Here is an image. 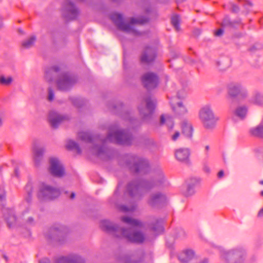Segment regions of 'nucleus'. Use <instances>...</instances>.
<instances>
[{
  "label": "nucleus",
  "instance_id": "obj_13",
  "mask_svg": "<svg viewBox=\"0 0 263 263\" xmlns=\"http://www.w3.org/2000/svg\"><path fill=\"white\" fill-rule=\"evenodd\" d=\"M73 83V82L67 75H64L58 81V87L61 90H67L71 87Z\"/></svg>",
  "mask_w": 263,
  "mask_h": 263
},
{
  "label": "nucleus",
  "instance_id": "obj_46",
  "mask_svg": "<svg viewBox=\"0 0 263 263\" xmlns=\"http://www.w3.org/2000/svg\"><path fill=\"white\" fill-rule=\"evenodd\" d=\"M41 263H49L48 259H45L41 261Z\"/></svg>",
  "mask_w": 263,
  "mask_h": 263
},
{
  "label": "nucleus",
  "instance_id": "obj_5",
  "mask_svg": "<svg viewBox=\"0 0 263 263\" xmlns=\"http://www.w3.org/2000/svg\"><path fill=\"white\" fill-rule=\"evenodd\" d=\"M160 123L161 124H166L168 127L171 139L174 141H177L180 136V133L178 130H172L173 123L170 116L167 114L162 115L160 117Z\"/></svg>",
  "mask_w": 263,
  "mask_h": 263
},
{
  "label": "nucleus",
  "instance_id": "obj_30",
  "mask_svg": "<svg viewBox=\"0 0 263 263\" xmlns=\"http://www.w3.org/2000/svg\"><path fill=\"white\" fill-rule=\"evenodd\" d=\"M172 24L176 30H180V18L178 16L175 15L172 17Z\"/></svg>",
  "mask_w": 263,
  "mask_h": 263
},
{
  "label": "nucleus",
  "instance_id": "obj_34",
  "mask_svg": "<svg viewBox=\"0 0 263 263\" xmlns=\"http://www.w3.org/2000/svg\"><path fill=\"white\" fill-rule=\"evenodd\" d=\"M218 64L221 70H225L230 66V62L226 63L224 61L218 62Z\"/></svg>",
  "mask_w": 263,
  "mask_h": 263
},
{
  "label": "nucleus",
  "instance_id": "obj_3",
  "mask_svg": "<svg viewBox=\"0 0 263 263\" xmlns=\"http://www.w3.org/2000/svg\"><path fill=\"white\" fill-rule=\"evenodd\" d=\"M111 19L121 30L134 35L138 34V32L134 28L135 25L144 24L148 22V19L147 18L138 20L133 18L129 24L124 23L121 15L119 13L113 14L111 15Z\"/></svg>",
  "mask_w": 263,
  "mask_h": 263
},
{
  "label": "nucleus",
  "instance_id": "obj_56",
  "mask_svg": "<svg viewBox=\"0 0 263 263\" xmlns=\"http://www.w3.org/2000/svg\"><path fill=\"white\" fill-rule=\"evenodd\" d=\"M159 183H160V182H157V184H159Z\"/></svg>",
  "mask_w": 263,
  "mask_h": 263
},
{
  "label": "nucleus",
  "instance_id": "obj_20",
  "mask_svg": "<svg viewBox=\"0 0 263 263\" xmlns=\"http://www.w3.org/2000/svg\"><path fill=\"white\" fill-rule=\"evenodd\" d=\"M154 105L153 103L150 101H147L146 102V106L144 107V108H140V112L143 115V118H145L152 114L154 109Z\"/></svg>",
  "mask_w": 263,
  "mask_h": 263
},
{
  "label": "nucleus",
  "instance_id": "obj_12",
  "mask_svg": "<svg viewBox=\"0 0 263 263\" xmlns=\"http://www.w3.org/2000/svg\"><path fill=\"white\" fill-rule=\"evenodd\" d=\"M176 159L182 163H188L190 156V149L187 148H180L175 151Z\"/></svg>",
  "mask_w": 263,
  "mask_h": 263
},
{
  "label": "nucleus",
  "instance_id": "obj_48",
  "mask_svg": "<svg viewBox=\"0 0 263 263\" xmlns=\"http://www.w3.org/2000/svg\"><path fill=\"white\" fill-rule=\"evenodd\" d=\"M5 196V193H3V194H0V199H2L3 198H4Z\"/></svg>",
  "mask_w": 263,
  "mask_h": 263
},
{
  "label": "nucleus",
  "instance_id": "obj_8",
  "mask_svg": "<svg viewBox=\"0 0 263 263\" xmlns=\"http://www.w3.org/2000/svg\"><path fill=\"white\" fill-rule=\"evenodd\" d=\"M142 81L144 87L150 89L156 87L158 84V78L155 74L149 72L143 76Z\"/></svg>",
  "mask_w": 263,
  "mask_h": 263
},
{
  "label": "nucleus",
  "instance_id": "obj_16",
  "mask_svg": "<svg viewBox=\"0 0 263 263\" xmlns=\"http://www.w3.org/2000/svg\"><path fill=\"white\" fill-rule=\"evenodd\" d=\"M156 55L154 49L146 47L141 57V61L144 63H150L155 58Z\"/></svg>",
  "mask_w": 263,
  "mask_h": 263
},
{
  "label": "nucleus",
  "instance_id": "obj_49",
  "mask_svg": "<svg viewBox=\"0 0 263 263\" xmlns=\"http://www.w3.org/2000/svg\"><path fill=\"white\" fill-rule=\"evenodd\" d=\"M3 124V118L2 116L0 115V126H2Z\"/></svg>",
  "mask_w": 263,
  "mask_h": 263
},
{
  "label": "nucleus",
  "instance_id": "obj_29",
  "mask_svg": "<svg viewBox=\"0 0 263 263\" xmlns=\"http://www.w3.org/2000/svg\"><path fill=\"white\" fill-rule=\"evenodd\" d=\"M251 133L256 136L263 137V125H260L251 129Z\"/></svg>",
  "mask_w": 263,
  "mask_h": 263
},
{
  "label": "nucleus",
  "instance_id": "obj_9",
  "mask_svg": "<svg viewBox=\"0 0 263 263\" xmlns=\"http://www.w3.org/2000/svg\"><path fill=\"white\" fill-rule=\"evenodd\" d=\"M108 139L119 144L128 145L129 144L127 136L121 132H116L109 134Z\"/></svg>",
  "mask_w": 263,
  "mask_h": 263
},
{
  "label": "nucleus",
  "instance_id": "obj_7",
  "mask_svg": "<svg viewBox=\"0 0 263 263\" xmlns=\"http://www.w3.org/2000/svg\"><path fill=\"white\" fill-rule=\"evenodd\" d=\"M50 162L49 171L50 173L56 177L63 176L64 174V170L59 161L57 158H52L50 159Z\"/></svg>",
  "mask_w": 263,
  "mask_h": 263
},
{
  "label": "nucleus",
  "instance_id": "obj_1",
  "mask_svg": "<svg viewBox=\"0 0 263 263\" xmlns=\"http://www.w3.org/2000/svg\"><path fill=\"white\" fill-rule=\"evenodd\" d=\"M121 220L129 228L117 230L111 222L106 220H102L100 226L104 231L112 234L117 237L123 238L127 241L136 243H141L144 241V234L141 230L138 229L144 227L142 221L129 217H123Z\"/></svg>",
  "mask_w": 263,
  "mask_h": 263
},
{
  "label": "nucleus",
  "instance_id": "obj_41",
  "mask_svg": "<svg viewBox=\"0 0 263 263\" xmlns=\"http://www.w3.org/2000/svg\"><path fill=\"white\" fill-rule=\"evenodd\" d=\"M120 210L121 211H122L127 212V211H133V208L129 209H127L124 206H122L120 207Z\"/></svg>",
  "mask_w": 263,
  "mask_h": 263
},
{
  "label": "nucleus",
  "instance_id": "obj_32",
  "mask_svg": "<svg viewBox=\"0 0 263 263\" xmlns=\"http://www.w3.org/2000/svg\"><path fill=\"white\" fill-rule=\"evenodd\" d=\"M26 190L27 192L28 195L26 197V200L28 202H30L31 201V194L32 192V186L30 184H28L26 186Z\"/></svg>",
  "mask_w": 263,
  "mask_h": 263
},
{
  "label": "nucleus",
  "instance_id": "obj_55",
  "mask_svg": "<svg viewBox=\"0 0 263 263\" xmlns=\"http://www.w3.org/2000/svg\"><path fill=\"white\" fill-rule=\"evenodd\" d=\"M261 195L263 196V191L261 192Z\"/></svg>",
  "mask_w": 263,
  "mask_h": 263
},
{
  "label": "nucleus",
  "instance_id": "obj_31",
  "mask_svg": "<svg viewBox=\"0 0 263 263\" xmlns=\"http://www.w3.org/2000/svg\"><path fill=\"white\" fill-rule=\"evenodd\" d=\"M161 194H158L152 195L148 200V203L151 205H154L159 201L160 198L162 197Z\"/></svg>",
  "mask_w": 263,
  "mask_h": 263
},
{
  "label": "nucleus",
  "instance_id": "obj_25",
  "mask_svg": "<svg viewBox=\"0 0 263 263\" xmlns=\"http://www.w3.org/2000/svg\"><path fill=\"white\" fill-rule=\"evenodd\" d=\"M4 215L9 226H11L15 221V217L12 212H10V213H9L8 211L4 212Z\"/></svg>",
  "mask_w": 263,
  "mask_h": 263
},
{
  "label": "nucleus",
  "instance_id": "obj_17",
  "mask_svg": "<svg viewBox=\"0 0 263 263\" xmlns=\"http://www.w3.org/2000/svg\"><path fill=\"white\" fill-rule=\"evenodd\" d=\"M148 188L149 185L145 183H142L139 185L133 184H130L128 186L129 192L132 195L134 194L133 192L141 193L144 192Z\"/></svg>",
  "mask_w": 263,
  "mask_h": 263
},
{
  "label": "nucleus",
  "instance_id": "obj_4",
  "mask_svg": "<svg viewBox=\"0 0 263 263\" xmlns=\"http://www.w3.org/2000/svg\"><path fill=\"white\" fill-rule=\"evenodd\" d=\"M222 257L227 260L233 258L234 263H242L245 258V252L241 249H237L231 251H223L221 253Z\"/></svg>",
  "mask_w": 263,
  "mask_h": 263
},
{
  "label": "nucleus",
  "instance_id": "obj_36",
  "mask_svg": "<svg viewBox=\"0 0 263 263\" xmlns=\"http://www.w3.org/2000/svg\"><path fill=\"white\" fill-rule=\"evenodd\" d=\"M228 6L230 7L231 9H232V11L233 12H238L239 11V8L237 7V6H236L235 4H234V3H233L232 2H230L228 4Z\"/></svg>",
  "mask_w": 263,
  "mask_h": 263
},
{
  "label": "nucleus",
  "instance_id": "obj_2",
  "mask_svg": "<svg viewBox=\"0 0 263 263\" xmlns=\"http://www.w3.org/2000/svg\"><path fill=\"white\" fill-rule=\"evenodd\" d=\"M198 117L203 127L209 131H212L215 128L219 120L210 105H205L200 108Z\"/></svg>",
  "mask_w": 263,
  "mask_h": 263
},
{
  "label": "nucleus",
  "instance_id": "obj_39",
  "mask_svg": "<svg viewBox=\"0 0 263 263\" xmlns=\"http://www.w3.org/2000/svg\"><path fill=\"white\" fill-rule=\"evenodd\" d=\"M159 229H161V228H160V226L159 224H157L156 227H152V230L156 234L158 233Z\"/></svg>",
  "mask_w": 263,
  "mask_h": 263
},
{
  "label": "nucleus",
  "instance_id": "obj_23",
  "mask_svg": "<svg viewBox=\"0 0 263 263\" xmlns=\"http://www.w3.org/2000/svg\"><path fill=\"white\" fill-rule=\"evenodd\" d=\"M248 112V108L247 106L242 105L238 106L234 112L235 116L239 118L242 119L245 118Z\"/></svg>",
  "mask_w": 263,
  "mask_h": 263
},
{
  "label": "nucleus",
  "instance_id": "obj_52",
  "mask_svg": "<svg viewBox=\"0 0 263 263\" xmlns=\"http://www.w3.org/2000/svg\"><path fill=\"white\" fill-rule=\"evenodd\" d=\"M2 25H3L2 22V21L0 20V27H1V26H2Z\"/></svg>",
  "mask_w": 263,
  "mask_h": 263
},
{
  "label": "nucleus",
  "instance_id": "obj_40",
  "mask_svg": "<svg viewBox=\"0 0 263 263\" xmlns=\"http://www.w3.org/2000/svg\"><path fill=\"white\" fill-rule=\"evenodd\" d=\"M194 193L193 190L191 189V186L189 185L187 191L184 193L185 195L190 196L193 194Z\"/></svg>",
  "mask_w": 263,
  "mask_h": 263
},
{
  "label": "nucleus",
  "instance_id": "obj_28",
  "mask_svg": "<svg viewBox=\"0 0 263 263\" xmlns=\"http://www.w3.org/2000/svg\"><path fill=\"white\" fill-rule=\"evenodd\" d=\"M13 79L11 77H5L3 75L0 76V83L2 85L8 86L11 84Z\"/></svg>",
  "mask_w": 263,
  "mask_h": 263
},
{
  "label": "nucleus",
  "instance_id": "obj_14",
  "mask_svg": "<svg viewBox=\"0 0 263 263\" xmlns=\"http://www.w3.org/2000/svg\"><path fill=\"white\" fill-rule=\"evenodd\" d=\"M173 110L177 114L183 115L187 112V109L185 105L181 101L174 100L171 101Z\"/></svg>",
  "mask_w": 263,
  "mask_h": 263
},
{
  "label": "nucleus",
  "instance_id": "obj_37",
  "mask_svg": "<svg viewBox=\"0 0 263 263\" xmlns=\"http://www.w3.org/2000/svg\"><path fill=\"white\" fill-rule=\"evenodd\" d=\"M48 100L49 101H52L54 99V93L52 90L51 88H49L48 90Z\"/></svg>",
  "mask_w": 263,
  "mask_h": 263
},
{
  "label": "nucleus",
  "instance_id": "obj_42",
  "mask_svg": "<svg viewBox=\"0 0 263 263\" xmlns=\"http://www.w3.org/2000/svg\"><path fill=\"white\" fill-rule=\"evenodd\" d=\"M223 32V30L221 29H220L215 32V35L217 36H220L222 34Z\"/></svg>",
  "mask_w": 263,
  "mask_h": 263
},
{
  "label": "nucleus",
  "instance_id": "obj_44",
  "mask_svg": "<svg viewBox=\"0 0 263 263\" xmlns=\"http://www.w3.org/2000/svg\"><path fill=\"white\" fill-rule=\"evenodd\" d=\"M224 176V172L222 170H221L219 172L218 174V176L219 178H222Z\"/></svg>",
  "mask_w": 263,
  "mask_h": 263
},
{
  "label": "nucleus",
  "instance_id": "obj_21",
  "mask_svg": "<svg viewBox=\"0 0 263 263\" xmlns=\"http://www.w3.org/2000/svg\"><path fill=\"white\" fill-rule=\"evenodd\" d=\"M251 102L256 106H263V94L257 92H255L251 98Z\"/></svg>",
  "mask_w": 263,
  "mask_h": 263
},
{
  "label": "nucleus",
  "instance_id": "obj_54",
  "mask_svg": "<svg viewBox=\"0 0 263 263\" xmlns=\"http://www.w3.org/2000/svg\"><path fill=\"white\" fill-rule=\"evenodd\" d=\"M248 4L250 6H252V3H249Z\"/></svg>",
  "mask_w": 263,
  "mask_h": 263
},
{
  "label": "nucleus",
  "instance_id": "obj_15",
  "mask_svg": "<svg viewBox=\"0 0 263 263\" xmlns=\"http://www.w3.org/2000/svg\"><path fill=\"white\" fill-rule=\"evenodd\" d=\"M63 120L64 117L55 111H51L49 114V122L54 128H56Z\"/></svg>",
  "mask_w": 263,
  "mask_h": 263
},
{
  "label": "nucleus",
  "instance_id": "obj_50",
  "mask_svg": "<svg viewBox=\"0 0 263 263\" xmlns=\"http://www.w3.org/2000/svg\"><path fill=\"white\" fill-rule=\"evenodd\" d=\"M70 197H71V199H73L75 197V194H74V193H72L71 194Z\"/></svg>",
  "mask_w": 263,
  "mask_h": 263
},
{
  "label": "nucleus",
  "instance_id": "obj_38",
  "mask_svg": "<svg viewBox=\"0 0 263 263\" xmlns=\"http://www.w3.org/2000/svg\"><path fill=\"white\" fill-rule=\"evenodd\" d=\"M194 263H209V261L207 259H198L196 257Z\"/></svg>",
  "mask_w": 263,
  "mask_h": 263
},
{
  "label": "nucleus",
  "instance_id": "obj_27",
  "mask_svg": "<svg viewBox=\"0 0 263 263\" xmlns=\"http://www.w3.org/2000/svg\"><path fill=\"white\" fill-rule=\"evenodd\" d=\"M66 147L68 149L74 150L78 153H81L80 148L78 146V144L73 141H72V140L68 141L67 143L66 144Z\"/></svg>",
  "mask_w": 263,
  "mask_h": 263
},
{
  "label": "nucleus",
  "instance_id": "obj_47",
  "mask_svg": "<svg viewBox=\"0 0 263 263\" xmlns=\"http://www.w3.org/2000/svg\"><path fill=\"white\" fill-rule=\"evenodd\" d=\"M205 151L206 152H208V151H209V149H210V147L209 145H206L205 146Z\"/></svg>",
  "mask_w": 263,
  "mask_h": 263
},
{
  "label": "nucleus",
  "instance_id": "obj_22",
  "mask_svg": "<svg viewBox=\"0 0 263 263\" xmlns=\"http://www.w3.org/2000/svg\"><path fill=\"white\" fill-rule=\"evenodd\" d=\"M182 133L187 137H191L193 128L191 124L187 122H183L182 124Z\"/></svg>",
  "mask_w": 263,
  "mask_h": 263
},
{
  "label": "nucleus",
  "instance_id": "obj_45",
  "mask_svg": "<svg viewBox=\"0 0 263 263\" xmlns=\"http://www.w3.org/2000/svg\"><path fill=\"white\" fill-rule=\"evenodd\" d=\"M258 216L259 217L263 216V209H260V211L258 212Z\"/></svg>",
  "mask_w": 263,
  "mask_h": 263
},
{
  "label": "nucleus",
  "instance_id": "obj_35",
  "mask_svg": "<svg viewBox=\"0 0 263 263\" xmlns=\"http://www.w3.org/2000/svg\"><path fill=\"white\" fill-rule=\"evenodd\" d=\"M33 159L35 165L39 166L43 160V156L39 155H33Z\"/></svg>",
  "mask_w": 263,
  "mask_h": 263
},
{
  "label": "nucleus",
  "instance_id": "obj_53",
  "mask_svg": "<svg viewBox=\"0 0 263 263\" xmlns=\"http://www.w3.org/2000/svg\"><path fill=\"white\" fill-rule=\"evenodd\" d=\"M260 183L262 185H263V180H261L260 182Z\"/></svg>",
  "mask_w": 263,
  "mask_h": 263
},
{
  "label": "nucleus",
  "instance_id": "obj_11",
  "mask_svg": "<svg viewBox=\"0 0 263 263\" xmlns=\"http://www.w3.org/2000/svg\"><path fill=\"white\" fill-rule=\"evenodd\" d=\"M228 93L230 97H237L243 90V87L240 83L236 82L229 83L227 85Z\"/></svg>",
  "mask_w": 263,
  "mask_h": 263
},
{
  "label": "nucleus",
  "instance_id": "obj_43",
  "mask_svg": "<svg viewBox=\"0 0 263 263\" xmlns=\"http://www.w3.org/2000/svg\"><path fill=\"white\" fill-rule=\"evenodd\" d=\"M124 262V263H136V261L131 260H129L128 258H125Z\"/></svg>",
  "mask_w": 263,
  "mask_h": 263
},
{
  "label": "nucleus",
  "instance_id": "obj_18",
  "mask_svg": "<svg viewBox=\"0 0 263 263\" xmlns=\"http://www.w3.org/2000/svg\"><path fill=\"white\" fill-rule=\"evenodd\" d=\"M58 263H83L82 259L77 256L59 258Z\"/></svg>",
  "mask_w": 263,
  "mask_h": 263
},
{
  "label": "nucleus",
  "instance_id": "obj_51",
  "mask_svg": "<svg viewBox=\"0 0 263 263\" xmlns=\"http://www.w3.org/2000/svg\"><path fill=\"white\" fill-rule=\"evenodd\" d=\"M15 175H16V176H18V171L17 170H15Z\"/></svg>",
  "mask_w": 263,
  "mask_h": 263
},
{
  "label": "nucleus",
  "instance_id": "obj_26",
  "mask_svg": "<svg viewBox=\"0 0 263 263\" xmlns=\"http://www.w3.org/2000/svg\"><path fill=\"white\" fill-rule=\"evenodd\" d=\"M36 41V36H32L28 39L24 41L22 43V46L25 48H29L34 44V43Z\"/></svg>",
  "mask_w": 263,
  "mask_h": 263
},
{
  "label": "nucleus",
  "instance_id": "obj_19",
  "mask_svg": "<svg viewBox=\"0 0 263 263\" xmlns=\"http://www.w3.org/2000/svg\"><path fill=\"white\" fill-rule=\"evenodd\" d=\"M32 151L33 155L43 156L45 148L40 142L34 141L32 144Z\"/></svg>",
  "mask_w": 263,
  "mask_h": 263
},
{
  "label": "nucleus",
  "instance_id": "obj_24",
  "mask_svg": "<svg viewBox=\"0 0 263 263\" xmlns=\"http://www.w3.org/2000/svg\"><path fill=\"white\" fill-rule=\"evenodd\" d=\"M66 9L70 13V18L72 19L76 17L78 14V11L75 8L73 4L71 2H68L66 4Z\"/></svg>",
  "mask_w": 263,
  "mask_h": 263
},
{
  "label": "nucleus",
  "instance_id": "obj_33",
  "mask_svg": "<svg viewBox=\"0 0 263 263\" xmlns=\"http://www.w3.org/2000/svg\"><path fill=\"white\" fill-rule=\"evenodd\" d=\"M79 137L82 140H84L85 141H90L91 140V138L90 136L86 133L81 132L79 134Z\"/></svg>",
  "mask_w": 263,
  "mask_h": 263
},
{
  "label": "nucleus",
  "instance_id": "obj_10",
  "mask_svg": "<svg viewBox=\"0 0 263 263\" xmlns=\"http://www.w3.org/2000/svg\"><path fill=\"white\" fill-rule=\"evenodd\" d=\"M196 258L194 252L190 249L183 251L178 256V258L181 263H194Z\"/></svg>",
  "mask_w": 263,
  "mask_h": 263
},
{
  "label": "nucleus",
  "instance_id": "obj_6",
  "mask_svg": "<svg viewBox=\"0 0 263 263\" xmlns=\"http://www.w3.org/2000/svg\"><path fill=\"white\" fill-rule=\"evenodd\" d=\"M59 195L60 192L58 190L52 189L47 185L43 184L38 196L40 198L52 199L58 197Z\"/></svg>",
  "mask_w": 263,
  "mask_h": 263
}]
</instances>
